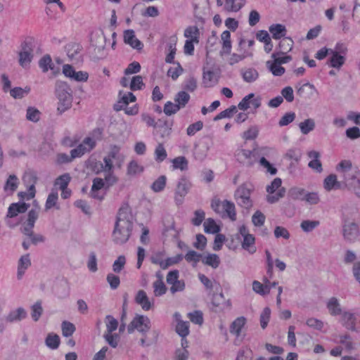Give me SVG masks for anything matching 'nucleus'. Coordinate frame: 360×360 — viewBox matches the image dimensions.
Wrapping results in <instances>:
<instances>
[{
  "label": "nucleus",
  "mask_w": 360,
  "mask_h": 360,
  "mask_svg": "<svg viewBox=\"0 0 360 360\" xmlns=\"http://www.w3.org/2000/svg\"><path fill=\"white\" fill-rule=\"evenodd\" d=\"M112 160L108 156L103 158L104 165L101 164V167L105 172V177L94 179L91 185V198L103 200L110 188L117 182V179L112 172Z\"/></svg>",
  "instance_id": "1"
},
{
  "label": "nucleus",
  "mask_w": 360,
  "mask_h": 360,
  "mask_svg": "<svg viewBox=\"0 0 360 360\" xmlns=\"http://www.w3.org/2000/svg\"><path fill=\"white\" fill-rule=\"evenodd\" d=\"M133 217L128 206L120 208L115 228L112 231V240L117 244H124L129 238L133 228Z\"/></svg>",
  "instance_id": "2"
},
{
  "label": "nucleus",
  "mask_w": 360,
  "mask_h": 360,
  "mask_svg": "<svg viewBox=\"0 0 360 360\" xmlns=\"http://www.w3.org/2000/svg\"><path fill=\"white\" fill-rule=\"evenodd\" d=\"M342 179L343 188H348L360 176V169L349 160H341L335 167Z\"/></svg>",
  "instance_id": "3"
},
{
  "label": "nucleus",
  "mask_w": 360,
  "mask_h": 360,
  "mask_svg": "<svg viewBox=\"0 0 360 360\" xmlns=\"http://www.w3.org/2000/svg\"><path fill=\"white\" fill-rule=\"evenodd\" d=\"M55 94L58 100L57 111L61 115L72 106V90L65 82L57 80L55 84Z\"/></svg>",
  "instance_id": "4"
},
{
  "label": "nucleus",
  "mask_w": 360,
  "mask_h": 360,
  "mask_svg": "<svg viewBox=\"0 0 360 360\" xmlns=\"http://www.w3.org/2000/svg\"><path fill=\"white\" fill-rule=\"evenodd\" d=\"M39 209H32L28 212L27 218L22 224V232L30 237V241L34 245L45 241V238L41 234H34L33 228L39 217Z\"/></svg>",
  "instance_id": "5"
},
{
  "label": "nucleus",
  "mask_w": 360,
  "mask_h": 360,
  "mask_svg": "<svg viewBox=\"0 0 360 360\" xmlns=\"http://www.w3.org/2000/svg\"><path fill=\"white\" fill-rule=\"evenodd\" d=\"M211 207L221 217H228L231 221L236 220V211L234 203L228 200H220L219 199H214L212 200Z\"/></svg>",
  "instance_id": "6"
},
{
  "label": "nucleus",
  "mask_w": 360,
  "mask_h": 360,
  "mask_svg": "<svg viewBox=\"0 0 360 360\" xmlns=\"http://www.w3.org/2000/svg\"><path fill=\"white\" fill-rule=\"evenodd\" d=\"M252 188L250 185L244 184L240 186L236 191L234 196L237 204L246 210L250 209L253 202L250 198Z\"/></svg>",
  "instance_id": "7"
},
{
  "label": "nucleus",
  "mask_w": 360,
  "mask_h": 360,
  "mask_svg": "<svg viewBox=\"0 0 360 360\" xmlns=\"http://www.w3.org/2000/svg\"><path fill=\"white\" fill-rule=\"evenodd\" d=\"M151 327L150 319L144 315L136 314L127 326L129 333H132L135 330L143 335H146Z\"/></svg>",
  "instance_id": "8"
},
{
  "label": "nucleus",
  "mask_w": 360,
  "mask_h": 360,
  "mask_svg": "<svg viewBox=\"0 0 360 360\" xmlns=\"http://www.w3.org/2000/svg\"><path fill=\"white\" fill-rule=\"evenodd\" d=\"M238 235L243 238L241 246L243 249L248 251L250 254H254L257 248L255 246V238L249 233V230L245 225H241L238 229Z\"/></svg>",
  "instance_id": "9"
},
{
  "label": "nucleus",
  "mask_w": 360,
  "mask_h": 360,
  "mask_svg": "<svg viewBox=\"0 0 360 360\" xmlns=\"http://www.w3.org/2000/svg\"><path fill=\"white\" fill-rule=\"evenodd\" d=\"M342 233L347 242L353 243L359 239L360 236L359 225L354 221H345L342 224Z\"/></svg>",
  "instance_id": "10"
},
{
  "label": "nucleus",
  "mask_w": 360,
  "mask_h": 360,
  "mask_svg": "<svg viewBox=\"0 0 360 360\" xmlns=\"http://www.w3.org/2000/svg\"><path fill=\"white\" fill-rule=\"evenodd\" d=\"M191 186V182L186 176H181L179 179L174 193V201L177 205H181L184 202V198Z\"/></svg>",
  "instance_id": "11"
},
{
  "label": "nucleus",
  "mask_w": 360,
  "mask_h": 360,
  "mask_svg": "<svg viewBox=\"0 0 360 360\" xmlns=\"http://www.w3.org/2000/svg\"><path fill=\"white\" fill-rule=\"evenodd\" d=\"M69 60L73 63H78L82 60L81 46L77 43H69L65 47Z\"/></svg>",
  "instance_id": "12"
},
{
  "label": "nucleus",
  "mask_w": 360,
  "mask_h": 360,
  "mask_svg": "<svg viewBox=\"0 0 360 360\" xmlns=\"http://www.w3.org/2000/svg\"><path fill=\"white\" fill-rule=\"evenodd\" d=\"M341 322L348 330L358 331L356 326L357 318L355 314L350 311H344L341 314Z\"/></svg>",
  "instance_id": "13"
},
{
  "label": "nucleus",
  "mask_w": 360,
  "mask_h": 360,
  "mask_svg": "<svg viewBox=\"0 0 360 360\" xmlns=\"http://www.w3.org/2000/svg\"><path fill=\"white\" fill-rule=\"evenodd\" d=\"M124 42L129 44L133 49L141 50L143 47V43L136 38L133 30H127L124 32Z\"/></svg>",
  "instance_id": "14"
},
{
  "label": "nucleus",
  "mask_w": 360,
  "mask_h": 360,
  "mask_svg": "<svg viewBox=\"0 0 360 360\" xmlns=\"http://www.w3.org/2000/svg\"><path fill=\"white\" fill-rule=\"evenodd\" d=\"M323 188L327 191L342 189L343 188L342 181L338 180L337 175L331 174L324 179Z\"/></svg>",
  "instance_id": "15"
},
{
  "label": "nucleus",
  "mask_w": 360,
  "mask_h": 360,
  "mask_svg": "<svg viewBox=\"0 0 360 360\" xmlns=\"http://www.w3.org/2000/svg\"><path fill=\"white\" fill-rule=\"evenodd\" d=\"M135 302L140 305L143 310L148 311L151 309L153 303L150 300L146 292L143 290H139L134 298Z\"/></svg>",
  "instance_id": "16"
},
{
  "label": "nucleus",
  "mask_w": 360,
  "mask_h": 360,
  "mask_svg": "<svg viewBox=\"0 0 360 360\" xmlns=\"http://www.w3.org/2000/svg\"><path fill=\"white\" fill-rule=\"evenodd\" d=\"M221 49L220 55H229L231 52L232 42L231 39V33L229 30H225L221 34Z\"/></svg>",
  "instance_id": "17"
},
{
  "label": "nucleus",
  "mask_w": 360,
  "mask_h": 360,
  "mask_svg": "<svg viewBox=\"0 0 360 360\" xmlns=\"http://www.w3.org/2000/svg\"><path fill=\"white\" fill-rule=\"evenodd\" d=\"M29 207L30 205L25 202L12 203L8 209L6 217L13 218L20 213H24L27 210Z\"/></svg>",
  "instance_id": "18"
},
{
  "label": "nucleus",
  "mask_w": 360,
  "mask_h": 360,
  "mask_svg": "<svg viewBox=\"0 0 360 360\" xmlns=\"http://www.w3.org/2000/svg\"><path fill=\"white\" fill-rule=\"evenodd\" d=\"M90 148V136H86L77 147L70 150L73 159L82 157Z\"/></svg>",
  "instance_id": "19"
},
{
  "label": "nucleus",
  "mask_w": 360,
  "mask_h": 360,
  "mask_svg": "<svg viewBox=\"0 0 360 360\" xmlns=\"http://www.w3.org/2000/svg\"><path fill=\"white\" fill-rule=\"evenodd\" d=\"M174 317L177 322L176 326V332L181 338H186L189 334V322L181 320V315L178 312L174 314Z\"/></svg>",
  "instance_id": "20"
},
{
  "label": "nucleus",
  "mask_w": 360,
  "mask_h": 360,
  "mask_svg": "<svg viewBox=\"0 0 360 360\" xmlns=\"http://www.w3.org/2000/svg\"><path fill=\"white\" fill-rule=\"evenodd\" d=\"M120 98L119 101L114 105V110L120 111L122 110L124 106H127L130 102L136 101V96L131 92H127L122 95V91L120 92Z\"/></svg>",
  "instance_id": "21"
},
{
  "label": "nucleus",
  "mask_w": 360,
  "mask_h": 360,
  "mask_svg": "<svg viewBox=\"0 0 360 360\" xmlns=\"http://www.w3.org/2000/svg\"><path fill=\"white\" fill-rule=\"evenodd\" d=\"M31 266V260L30 255L26 254L21 256L18 264L17 278L21 280L25 271Z\"/></svg>",
  "instance_id": "22"
},
{
  "label": "nucleus",
  "mask_w": 360,
  "mask_h": 360,
  "mask_svg": "<svg viewBox=\"0 0 360 360\" xmlns=\"http://www.w3.org/2000/svg\"><path fill=\"white\" fill-rule=\"evenodd\" d=\"M240 75L244 82L253 83L259 78V72L254 68H245L240 70Z\"/></svg>",
  "instance_id": "23"
},
{
  "label": "nucleus",
  "mask_w": 360,
  "mask_h": 360,
  "mask_svg": "<svg viewBox=\"0 0 360 360\" xmlns=\"http://www.w3.org/2000/svg\"><path fill=\"white\" fill-rule=\"evenodd\" d=\"M246 323V319L244 316H240L236 319L230 326V333L239 338L242 329Z\"/></svg>",
  "instance_id": "24"
},
{
  "label": "nucleus",
  "mask_w": 360,
  "mask_h": 360,
  "mask_svg": "<svg viewBox=\"0 0 360 360\" xmlns=\"http://www.w3.org/2000/svg\"><path fill=\"white\" fill-rule=\"evenodd\" d=\"M307 155L309 158L312 159L308 164L309 167L321 173L323 171V168L322 164L319 160V153L315 150H311L308 152Z\"/></svg>",
  "instance_id": "25"
},
{
  "label": "nucleus",
  "mask_w": 360,
  "mask_h": 360,
  "mask_svg": "<svg viewBox=\"0 0 360 360\" xmlns=\"http://www.w3.org/2000/svg\"><path fill=\"white\" fill-rule=\"evenodd\" d=\"M27 316V312L22 307H18L15 310H12L5 317L6 321L8 323H13L20 321Z\"/></svg>",
  "instance_id": "26"
},
{
  "label": "nucleus",
  "mask_w": 360,
  "mask_h": 360,
  "mask_svg": "<svg viewBox=\"0 0 360 360\" xmlns=\"http://www.w3.org/2000/svg\"><path fill=\"white\" fill-rule=\"evenodd\" d=\"M184 257L181 254H178L174 257H168L165 260L153 259L154 264H158L162 269H166L169 266L179 263Z\"/></svg>",
  "instance_id": "27"
},
{
  "label": "nucleus",
  "mask_w": 360,
  "mask_h": 360,
  "mask_svg": "<svg viewBox=\"0 0 360 360\" xmlns=\"http://www.w3.org/2000/svg\"><path fill=\"white\" fill-rule=\"evenodd\" d=\"M19 179L15 174H10L4 186V190L6 193L13 194L18 188Z\"/></svg>",
  "instance_id": "28"
},
{
  "label": "nucleus",
  "mask_w": 360,
  "mask_h": 360,
  "mask_svg": "<svg viewBox=\"0 0 360 360\" xmlns=\"http://www.w3.org/2000/svg\"><path fill=\"white\" fill-rule=\"evenodd\" d=\"M269 30L274 39H281L285 37L287 33L285 26L282 24H273L269 27Z\"/></svg>",
  "instance_id": "29"
},
{
  "label": "nucleus",
  "mask_w": 360,
  "mask_h": 360,
  "mask_svg": "<svg viewBox=\"0 0 360 360\" xmlns=\"http://www.w3.org/2000/svg\"><path fill=\"white\" fill-rule=\"evenodd\" d=\"M326 307L328 309L330 314L332 316H338L342 313L340 304L338 300L335 297H333L328 300Z\"/></svg>",
  "instance_id": "30"
},
{
  "label": "nucleus",
  "mask_w": 360,
  "mask_h": 360,
  "mask_svg": "<svg viewBox=\"0 0 360 360\" xmlns=\"http://www.w3.org/2000/svg\"><path fill=\"white\" fill-rule=\"evenodd\" d=\"M184 36L187 39L195 41V44H198L200 41V30L197 26L187 27L184 30Z\"/></svg>",
  "instance_id": "31"
},
{
  "label": "nucleus",
  "mask_w": 360,
  "mask_h": 360,
  "mask_svg": "<svg viewBox=\"0 0 360 360\" xmlns=\"http://www.w3.org/2000/svg\"><path fill=\"white\" fill-rule=\"evenodd\" d=\"M306 191L303 188L294 186L289 189L288 195L291 200L303 201Z\"/></svg>",
  "instance_id": "32"
},
{
  "label": "nucleus",
  "mask_w": 360,
  "mask_h": 360,
  "mask_svg": "<svg viewBox=\"0 0 360 360\" xmlns=\"http://www.w3.org/2000/svg\"><path fill=\"white\" fill-rule=\"evenodd\" d=\"M298 126L301 133L307 135L315 129L316 124L314 119L308 118L299 123Z\"/></svg>",
  "instance_id": "33"
},
{
  "label": "nucleus",
  "mask_w": 360,
  "mask_h": 360,
  "mask_svg": "<svg viewBox=\"0 0 360 360\" xmlns=\"http://www.w3.org/2000/svg\"><path fill=\"white\" fill-rule=\"evenodd\" d=\"M330 53L332 54V56L329 59L328 65L334 68H340L345 63V56L337 54L336 52H330Z\"/></svg>",
  "instance_id": "34"
},
{
  "label": "nucleus",
  "mask_w": 360,
  "mask_h": 360,
  "mask_svg": "<svg viewBox=\"0 0 360 360\" xmlns=\"http://www.w3.org/2000/svg\"><path fill=\"white\" fill-rule=\"evenodd\" d=\"M244 6V2L236 1V0H225L224 10L226 12H238Z\"/></svg>",
  "instance_id": "35"
},
{
  "label": "nucleus",
  "mask_w": 360,
  "mask_h": 360,
  "mask_svg": "<svg viewBox=\"0 0 360 360\" xmlns=\"http://www.w3.org/2000/svg\"><path fill=\"white\" fill-rule=\"evenodd\" d=\"M204 231L206 233H217L220 231V226H218L212 218H208L204 222Z\"/></svg>",
  "instance_id": "36"
},
{
  "label": "nucleus",
  "mask_w": 360,
  "mask_h": 360,
  "mask_svg": "<svg viewBox=\"0 0 360 360\" xmlns=\"http://www.w3.org/2000/svg\"><path fill=\"white\" fill-rule=\"evenodd\" d=\"M202 262L204 264L212 266L213 269H217L220 264V259L216 254H208L202 259Z\"/></svg>",
  "instance_id": "37"
},
{
  "label": "nucleus",
  "mask_w": 360,
  "mask_h": 360,
  "mask_svg": "<svg viewBox=\"0 0 360 360\" xmlns=\"http://www.w3.org/2000/svg\"><path fill=\"white\" fill-rule=\"evenodd\" d=\"M39 66L43 72H46L49 70H53L54 64L51 56L46 54L39 60Z\"/></svg>",
  "instance_id": "38"
},
{
  "label": "nucleus",
  "mask_w": 360,
  "mask_h": 360,
  "mask_svg": "<svg viewBox=\"0 0 360 360\" xmlns=\"http://www.w3.org/2000/svg\"><path fill=\"white\" fill-rule=\"evenodd\" d=\"M153 286L154 289V295L156 297L162 296L167 292V287L160 276H159V278L153 283Z\"/></svg>",
  "instance_id": "39"
},
{
  "label": "nucleus",
  "mask_w": 360,
  "mask_h": 360,
  "mask_svg": "<svg viewBox=\"0 0 360 360\" xmlns=\"http://www.w3.org/2000/svg\"><path fill=\"white\" fill-rule=\"evenodd\" d=\"M190 98L191 96L188 93L185 91H181L175 96L174 101L178 105H179L180 108H183L188 103Z\"/></svg>",
  "instance_id": "40"
},
{
  "label": "nucleus",
  "mask_w": 360,
  "mask_h": 360,
  "mask_svg": "<svg viewBox=\"0 0 360 360\" xmlns=\"http://www.w3.org/2000/svg\"><path fill=\"white\" fill-rule=\"evenodd\" d=\"M172 167L174 169H180L185 171L188 169V162L184 156H179L175 158L172 161Z\"/></svg>",
  "instance_id": "41"
},
{
  "label": "nucleus",
  "mask_w": 360,
  "mask_h": 360,
  "mask_svg": "<svg viewBox=\"0 0 360 360\" xmlns=\"http://www.w3.org/2000/svg\"><path fill=\"white\" fill-rule=\"evenodd\" d=\"M252 290L259 295H265L270 292L271 287L264 283L262 284L258 281H254L252 282Z\"/></svg>",
  "instance_id": "42"
},
{
  "label": "nucleus",
  "mask_w": 360,
  "mask_h": 360,
  "mask_svg": "<svg viewBox=\"0 0 360 360\" xmlns=\"http://www.w3.org/2000/svg\"><path fill=\"white\" fill-rule=\"evenodd\" d=\"M266 258V274L269 278H272L274 276V259L271 253L268 249L264 251Z\"/></svg>",
  "instance_id": "43"
},
{
  "label": "nucleus",
  "mask_w": 360,
  "mask_h": 360,
  "mask_svg": "<svg viewBox=\"0 0 360 360\" xmlns=\"http://www.w3.org/2000/svg\"><path fill=\"white\" fill-rule=\"evenodd\" d=\"M202 83L205 87L213 86L217 83L213 71L207 70L203 72Z\"/></svg>",
  "instance_id": "44"
},
{
  "label": "nucleus",
  "mask_w": 360,
  "mask_h": 360,
  "mask_svg": "<svg viewBox=\"0 0 360 360\" xmlns=\"http://www.w3.org/2000/svg\"><path fill=\"white\" fill-rule=\"evenodd\" d=\"M266 65L274 76H281L285 72V68L282 67L281 65L276 63L274 60L273 62L270 60L267 61Z\"/></svg>",
  "instance_id": "45"
},
{
  "label": "nucleus",
  "mask_w": 360,
  "mask_h": 360,
  "mask_svg": "<svg viewBox=\"0 0 360 360\" xmlns=\"http://www.w3.org/2000/svg\"><path fill=\"white\" fill-rule=\"evenodd\" d=\"M167 178L165 176L162 175L159 176L151 185V189L155 192L159 193L162 191L166 186Z\"/></svg>",
  "instance_id": "46"
},
{
  "label": "nucleus",
  "mask_w": 360,
  "mask_h": 360,
  "mask_svg": "<svg viewBox=\"0 0 360 360\" xmlns=\"http://www.w3.org/2000/svg\"><path fill=\"white\" fill-rule=\"evenodd\" d=\"M253 55L252 51H244L243 53L238 54V53H233L231 56V58L229 59V64L233 65L236 63H239L240 61L244 60L245 58L248 57H252Z\"/></svg>",
  "instance_id": "47"
},
{
  "label": "nucleus",
  "mask_w": 360,
  "mask_h": 360,
  "mask_svg": "<svg viewBox=\"0 0 360 360\" xmlns=\"http://www.w3.org/2000/svg\"><path fill=\"white\" fill-rule=\"evenodd\" d=\"M46 345L52 349H56L60 344V338L58 335L49 333L45 340Z\"/></svg>",
  "instance_id": "48"
},
{
  "label": "nucleus",
  "mask_w": 360,
  "mask_h": 360,
  "mask_svg": "<svg viewBox=\"0 0 360 360\" xmlns=\"http://www.w3.org/2000/svg\"><path fill=\"white\" fill-rule=\"evenodd\" d=\"M294 42L290 37H284L279 43L278 48L282 53H286L292 50Z\"/></svg>",
  "instance_id": "49"
},
{
  "label": "nucleus",
  "mask_w": 360,
  "mask_h": 360,
  "mask_svg": "<svg viewBox=\"0 0 360 360\" xmlns=\"http://www.w3.org/2000/svg\"><path fill=\"white\" fill-rule=\"evenodd\" d=\"M212 304L213 306L219 307L223 304L226 305L227 307L231 306V301L228 300L225 301L224 294L222 292L219 294H214L212 299Z\"/></svg>",
  "instance_id": "50"
},
{
  "label": "nucleus",
  "mask_w": 360,
  "mask_h": 360,
  "mask_svg": "<svg viewBox=\"0 0 360 360\" xmlns=\"http://www.w3.org/2000/svg\"><path fill=\"white\" fill-rule=\"evenodd\" d=\"M41 112L34 107H28L26 112V118L29 121L37 122L40 119Z\"/></svg>",
  "instance_id": "51"
},
{
  "label": "nucleus",
  "mask_w": 360,
  "mask_h": 360,
  "mask_svg": "<svg viewBox=\"0 0 360 360\" xmlns=\"http://www.w3.org/2000/svg\"><path fill=\"white\" fill-rule=\"evenodd\" d=\"M30 91V87L22 89L21 87H15L10 89V94L14 98H22L29 94Z\"/></svg>",
  "instance_id": "52"
},
{
  "label": "nucleus",
  "mask_w": 360,
  "mask_h": 360,
  "mask_svg": "<svg viewBox=\"0 0 360 360\" xmlns=\"http://www.w3.org/2000/svg\"><path fill=\"white\" fill-rule=\"evenodd\" d=\"M143 167L139 165L136 160H131L127 166V174L134 176L143 172Z\"/></svg>",
  "instance_id": "53"
},
{
  "label": "nucleus",
  "mask_w": 360,
  "mask_h": 360,
  "mask_svg": "<svg viewBox=\"0 0 360 360\" xmlns=\"http://www.w3.org/2000/svg\"><path fill=\"white\" fill-rule=\"evenodd\" d=\"M70 180V175L68 173H65L56 179L55 185L58 186L60 189H63L68 187Z\"/></svg>",
  "instance_id": "54"
},
{
  "label": "nucleus",
  "mask_w": 360,
  "mask_h": 360,
  "mask_svg": "<svg viewBox=\"0 0 360 360\" xmlns=\"http://www.w3.org/2000/svg\"><path fill=\"white\" fill-rule=\"evenodd\" d=\"M285 194V188H281L278 192L273 194H269L266 196V201L270 204H274L279 201V200L284 197Z\"/></svg>",
  "instance_id": "55"
},
{
  "label": "nucleus",
  "mask_w": 360,
  "mask_h": 360,
  "mask_svg": "<svg viewBox=\"0 0 360 360\" xmlns=\"http://www.w3.org/2000/svg\"><path fill=\"white\" fill-rule=\"evenodd\" d=\"M167 156L166 150L162 143H159L155 150V159L157 162H161Z\"/></svg>",
  "instance_id": "56"
},
{
  "label": "nucleus",
  "mask_w": 360,
  "mask_h": 360,
  "mask_svg": "<svg viewBox=\"0 0 360 360\" xmlns=\"http://www.w3.org/2000/svg\"><path fill=\"white\" fill-rule=\"evenodd\" d=\"M31 309H32L31 316H32V319L34 321H37L39 319V318L43 312V308L41 307V302L37 301L36 303H34L32 306Z\"/></svg>",
  "instance_id": "57"
},
{
  "label": "nucleus",
  "mask_w": 360,
  "mask_h": 360,
  "mask_svg": "<svg viewBox=\"0 0 360 360\" xmlns=\"http://www.w3.org/2000/svg\"><path fill=\"white\" fill-rule=\"evenodd\" d=\"M319 221L304 220L301 222L300 227L304 232L309 233L319 226Z\"/></svg>",
  "instance_id": "58"
},
{
  "label": "nucleus",
  "mask_w": 360,
  "mask_h": 360,
  "mask_svg": "<svg viewBox=\"0 0 360 360\" xmlns=\"http://www.w3.org/2000/svg\"><path fill=\"white\" fill-rule=\"evenodd\" d=\"M62 333L65 337H70L75 331V326L73 323L64 321L61 324Z\"/></svg>",
  "instance_id": "59"
},
{
  "label": "nucleus",
  "mask_w": 360,
  "mask_h": 360,
  "mask_svg": "<svg viewBox=\"0 0 360 360\" xmlns=\"http://www.w3.org/2000/svg\"><path fill=\"white\" fill-rule=\"evenodd\" d=\"M309 205H317L320 202V196L318 192L306 191L304 200Z\"/></svg>",
  "instance_id": "60"
},
{
  "label": "nucleus",
  "mask_w": 360,
  "mask_h": 360,
  "mask_svg": "<svg viewBox=\"0 0 360 360\" xmlns=\"http://www.w3.org/2000/svg\"><path fill=\"white\" fill-rule=\"evenodd\" d=\"M103 337L108 344L112 348H116L118 345L120 336L117 334H112V333H105Z\"/></svg>",
  "instance_id": "61"
},
{
  "label": "nucleus",
  "mask_w": 360,
  "mask_h": 360,
  "mask_svg": "<svg viewBox=\"0 0 360 360\" xmlns=\"http://www.w3.org/2000/svg\"><path fill=\"white\" fill-rule=\"evenodd\" d=\"M106 331L105 333H113L118 327V321L111 315L106 316Z\"/></svg>",
  "instance_id": "62"
},
{
  "label": "nucleus",
  "mask_w": 360,
  "mask_h": 360,
  "mask_svg": "<svg viewBox=\"0 0 360 360\" xmlns=\"http://www.w3.org/2000/svg\"><path fill=\"white\" fill-rule=\"evenodd\" d=\"M32 58L33 53H29L25 51H20L19 53V63L23 68L28 66Z\"/></svg>",
  "instance_id": "63"
},
{
  "label": "nucleus",
  "mask_w": 360,
  "mask_h": 360,
  "mask_svg": "<svg viewBox=\"0 0 360 360\" xmlns=\"http://www.w3.org/2000/svg\"><path fill=\"white\" fill-rule=\"evenodd\" d=\"M266 217L259 210H257L252 217V224L257 227L262 226L265 222Z\"/></svg>",
  "instance_id": "64"
}]
</instances>
